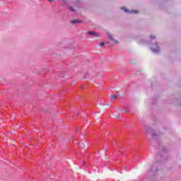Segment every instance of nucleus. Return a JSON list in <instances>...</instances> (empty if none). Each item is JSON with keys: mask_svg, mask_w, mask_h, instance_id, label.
<instances>
[{"mask_svg": "<svg viewBox=\"0 0 181 181\" xmlns=\"http://www.w3.org/2000/svg\"><path fill=\"white\" fill-rule=\"evenodd\" d=\"M88 34L90 35V36H95V37H99L100 34L93 32V31H89L88 32Z\"/></svg>", "mask_w": 181, "mask_h": 181, "instance_id": "f257e3e1", "label": "nucleus"}, {"mask_svg": "<svg viewBox=\"0 0 181 181\" xmlns=\"http://www.w3.org/2000/svg\"><path fill=\"white\" fill-rule=\"evenodd\" d=\"M71 23H72L73 25H76V23H83V21L80 20L74 19L71 22Z\"/></svg>", "mask_w": 181, "mask_h": 181, "instance_id": "f03ea898", "label": "nucleus"}, {"mask_svg": "<svg viewBox=\"0 0 181 181\" xmlns=\"http://www.w3.org/2000/svg\"><path fill=\"white\" fill-rule=\"evenodd\" d=\"M116 98H118V95H110L111 100H116Z\"/></svg>", "mask_w": 181, "mask_h": 181, "instance_id": "7ed1b4c3", "label": "nucleus"}, {"mask_svg": "<svg viewBox=\"0 0 181 181\" xmlns=\"http://www.w3.org/2000/svg\"><path fill=\"white\" fill-rule=\"evenodd\" d=\"M105 45H108V42H100V46H104Z\"/></svg>", "mask_w": 181, "mask_h": 181, "instance_id": "20e7f679", "label": "nucleus"}, {"mask_svg": "<svg viewBox=\"0 0 181 181\" xmlns=\"http://www.w3.org/2000/svg\"><path fill=\"white\" fill-rule=\"evenodd\" d=\"M122 9H123V11H124V12H128V9L125 7L122 8Z\"/></svg>", "mask_w": 181, "mask_h": 181, "instance_id": "39448f33", "label": "nucleus"}, {"mask_svg": "<svg viewBox=\"0 0 181 181\" xmlns=\"http://www.w3.org/2000/svg\"><path fill=\"white\" fill-rule=\"evenodd\" d=\"M81 145L82 149H84V148H86V145L83 143H82Z\"/></svg>", "mask_w": 181, "mask_h": 181, "instance_id": "423d86ee", "label": "nucleus"}, {"mask_svg": "<svg viewBox=\"0 0 181 181\" xmlns=\"http://www.w3.org/2000/svg\"><path fill=\"white\" fill-rule=\"evenodd\" d=\"M154 53H158L159 52V49H153Z\"/></svg>", "mask_w": 181, "mask_h": 181, "instance_id": "0eeeda50", "label": "nucleus"}, {"mask_svg": "<svg viewBox=\"0 0 181 181\" xmlns=\"http://www.w3.org/2000/svg\"><path fill=\"white\" fill-rule=\"evenodd\" d=\"M132 13H138V11L134 10V11H132Z\"/></svg>", "mask_w": 181, "mask_h": 181, "instance_id": "6e6552de", "label": "nucleus"}, {"mask_svg": "<svg viewBox=\"0 0 181 181\" xmlns=\"http://www.w3.org/2000/svg\"><path fill=\"white\" fill-rule=\"evenodd\" d=\"M70 9L72 12H75L74 8H73V7H70Z\"/></svg>", "mask_w": 181, "mask_h": 181, "instance_id": "1a4fd4ad", "label": "nucleus"}, {"mask_svg": "<svg viewBox=\"0 0 181 181\" xmlns=\"http://www.w3.org/2000/svg\"><path fill=\"white\" fill-rule=\"evenodd\" d=\"M150 37H151V39H154L155 38V37H153V35H150Z\"/></svg>", "mask_w": 181, "mask_h": 181, "instance_id": "9d476101", "label": "nucleus"}, {"mask_svg": "<svg viewBox=\"0 0 181 181\" xmlns=\"http://www.w3.org/2000/svg\"><path fill=\"white\" fill-rule=\"evenodd\" d=\"M49 2H54V0H48Z\"/></svg>", "mask_w": 181, "mask_h": 181, "instance_id": "9b49d317", "label": "nucleus"}, {"mask_svg": "<svg viewBox=\"0 0 181 181\" xmlns=\"http://www.w3.org/2000/svg\"><path fill=\"white\" fill-rule=\"evenodd\" d=\"M109 38H110V39H112V36L109 35Z\"/></svg>", "mask_w": 181, "mask_h": 181, "instance_id": "f8f14e48", "label": "nucleus"}, {"mask_svg": "<svg viewBox=\"0 0 181 181\" xmlns=\"http://www.w3.org/2000/svg\"><path fill=\"white\" fill-rule=\"evenodd\" d=\"M107 105H110V103H107Z\"/></svg>", "mask_w": 181, "mask_h": 181, "instance_id": "ddd939ff", "label": "nucleus"}]
</instances>
